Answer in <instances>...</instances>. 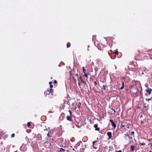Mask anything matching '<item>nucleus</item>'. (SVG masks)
<instances>
[{
	"mask_svg": "<svg viewBox=\"0 0 152 152\" xmlns=\"http://www.w3.org/2000/svg\"><path fill=\"white\" fill-rule=\"evenodd\" d=\"M130 92L135 97L138 96L139 93L138 90L136 88H132L130 89Z\"/></svg>",
	"mask_w": 152,
	"mask_h": 152,
	"instance_id": "1",
	"label": "nucleus"
},
{
	"mask_svg": "<svg viewBox=\"0 0 152 152\" xmlns=\"http://www.w3.org/2000/svg\"><path fill=\"white\" fill-rule=\"evenodd\" d=\"M53 90L51 88H48L47 90L44 92V94L46 95L47 94L49 95L51 94L52 96H53Z\"/></svg>",
	"mask_w": 152,
	"mask_h": 152,
	"instance_id": "2",
	"label": "nucleus"
},
{
	"mask_svg": "<svg viewBox=\"0 0 152 152\" xmlns=\"http://www.w3.org/2000/svg\"><path fill=\"white\" fill-rule=\"evenodd\" d=\"M98 141L96 140L93 142L92 146L94 149H97L99 145Z\"/></svg>",
	"mask_w": 152,
	"mask_h": 152,
	"instance_id": "3",
	"label": "nucleus"
},
{
	"mask_svg": "<svg viewBox=\"0 0 152 152\" xmlns=\"http://www.w3.org/2000/svg\"><path fill=\"white\" fill-rule=\"evenodd\" d=\"M69 112L70 113V115H67L66 117V119L67 120L69 121H72V113L71 111L69 110Z\"/></svg>",
	"mask_w": 152,
	"mask_h": 152,
	"instance_id": "4",
	"label": "nucleus"
},
{
	"mask_svg": "<svg viewBox=\"0 0 152 152\" xmlns=\"http://www.w3.org/2000/svg\"><path fill=\"white\" fill-rule=\"evenodd\" d=\"M20 150L22 152L25 151L26 150V148L25 145H22L20 148Z\"/></svg>",
	"mask_w": 152,
	"mask_h": 152,
	"instance_id": "5",
	"label": "nucleus"
},
{
	"mask_svg": "<svg viewBox=\"0 0 152 152\" xmlns=\"http://www.w3.org/2000/svg\"><path fill=\"white\" fill-rule=\"evenodd\" d=\"M127 124L124 121L121 122V127L122 128L123 127H124L125 126H127Z\"/></svg>",
	"mask_w": 152,
	"mask_h": 152,
	"instance_id": "6",
	"label": "nucleus"
},
{
	"mask_svg": "<svg viewBox=\"0 0 152 152\" xmlns=\"http://www.w3.org/2000/svg\"><path fill=\"white\" fill-rule=\"evenodd\" d=\"M77 103L76 102H75L73 103L72 104V108L74 109L75 110L77 108Z\"/></svg>",
	"mask_w": 152,
	"mask_h": 152,
	"instance_id": "7",
	"label": "nucleus"
},
{
	"mask_svg": "<svg viewBox=\"0 0 152 152\" xmlns=\"http://www.w3.org/2000/svg\"><path fill=\"white\" fill-rule=\"evenodd\" d=\"M110 121L111 123L112 126L113 127L114 129L116 127V124L113 121V120H110Z\"/></svg>",
	"mask_w": 152,
	"mask_h": 152,
	"instance_id": "8",
	"label": "nucleus"
},
{
	"mask_svg": "<svg viewBox=\"0 0 152 152\" xmlns=\"http://www.w3.org/2000/svg\"><path fill=\"white\" fill-rule=\"evenodd\" d=\"M79 79H80V80H81V81L83 83L84 85H86L87 83L86 81H85L83 79V77L82 76H80V78H79Z\"/></svg>",
	"mask_w": 152,
	"mask_h": 152,
	"instance_id": "9",
	"label": "nucleus"
},
{
	"mask_svg": "<svg viewBox=\"0 0 152 152\" xmlns=\"http://www.w3.org/2000/svg\"><path fill=\"white\" fill-rule=\"evenodd\" d=\"M115 39V38L113 37H109L107 38V40L111 42H113V40Z\"/></svg>",
	"mask_w": 152,
	"mask_h": 152,
	"instance_id": "10",
	"label": "nucleus"
},
{
	"mask_svg": "<svg viewBox=\"0 0 152 152\" xmlns=\"http://www.w3.org/2000/svg\"><path fill=\"white\" fill-rule=\"evenodd\" d=\"M107 135L109 137L108 139H111L112 137V133L111 132H108L107 133Z\"/></svg>",
	"mask_w": 152,
	"mask_h": 152,
	"instance_id": "11",
	"label": "nucleus"
},
{
	"mask_svg": "<svg viewBox=\"0 0 152 152\" xmlns=\"http://www.w3.org/2000/svg\"><path fill=\"white\" fill-rule=\"evenodd\" d=\"M146 91L149 94H151V91H152V89L151 88L149 89V88H148V89L146 90Z\"/></svg>",
	"mask_w": 152,
	"mask_h": 152,
	"instance_id": "12",
	"label": "nucleus"
},
{
	"mask_svg": "<svg viewBox=\"0 0 152 152\" xmlns=\"http://www.w3.org/2000/svg\"><path fill=\"white\" fill-rule=\"evenodd\" d=\"M109 49V48L107 46H105L104 45H103V48L102 49V50H107Z\"/></svg>",
	"mask_w": 152,
	"mask_h": 152,
	"instance_id": "13",
	"label": "nucleus"
},
{
	"mask_svg": "<svg viewBox=\"0 0 152 152\" xmlns=\"http://www.w3.org/2000/svg\"><path fill=\"white\" fill-rule=\"evenodd\" d=\"M135 147L134 145H131L130 148V150L131 151H133L135 149Z\"/></svg>",
	"mask_w": 152,
	"mask_h": 152,
	"instance_id": "14",
	"label": "nucleus"
},
{
	"mask_svg": "<svg viewBox=\"0 0 152 152\" xmlns=\"http://www.w3.org/2000/svg\"><path fill=\"white\" fill-rule=\"evenodd\" d=\"M94 127L95 128V130L96 131H99V130L100 128L98 127V125L97 124H95Z\"/></svg>",
	"mask_w": 152,
	"mask_h": 152,
	"instance_id": "15",
	"label": "nucleus"
},
{
	"mask_svg": "<svg viewBox=\"0 0 152 152\" xmlns=\"http://www.w3.org/2000/svg\"><path fill=\"white\" fill-rule=\"evenodd\" d=\"M89 75V73H85L84 75H83V77H86V80L87 81L88 79V75Z\"/></svg>",
	"mask_w": 152,
	"mask_h": 152,
	"instance_id": "16",
	"label": "nucleus"
},
{
	"mask_svg": "<svg viewBox=\"0 0 152 152\" xmlns=\"http://www.w3.org/2000/svg\"><path fill=\"white\" fill-rule=\"evenodd\" d=\"M107 86H105L104 85H103L102 87L101 88L102 91V92L104 91H105V90H106V87Z\"/></svg>",
	"mask_w": 152,
	"mask_h": 152,
	"instance_id": "17",
	"label": "nucleus"
},
{
	"mask_svg": "<svg viewBox=\"0 0 152 152\" xmlns=\"http://www.w3.org/2000/svg\"><path fill=\"white\" fill-rule=\"evenodd\" d=\"M127 136L129 137V139L130 140L129 142L130 143H131L132 142H133V140H132V137H131L129 136V135H127Z\"/></svg>",
	"mask_w": 152,
	"mask_h": 152,
	"instance_id": "18",
	"label": "nucleus"
},
{
	"mask_svg": "<svg viewBox=\"0 0 152 152\" xmlns=\"http://www.w3.org/2000/svg\"><path fill=\"white\" fill-rule=\"evenodd\" d=\"M71 45V43L70 42H68L67 44V46H66L67 48H69L70 47Z\"/></svg>",
	"mask_w": 152,
	"mask_h": 152,
	"instance_id": "19",
	"label": "nucleus"
},
{
	"mask_svg": "<svg viewBox=\"0 0 152 152\" xmlns=\"http://www.w3.org/2000/svg\"><path fill=\"white\" fill-rule=\"evenodd\" d=\"M74 75L75 76H76L77 77V80L78 81L80 82V79H79V77H78V74L77 73V74H74Z\"/></svg>",
	"mask_w": 152,
	"mask_h": 152,
	"instance_id": "20",
	"label": "nucleus"
},
{
	"mask_svg": "<svg viewBox=\"0 0 152 152\" xmlns=\"http://www.w3.org/2000/svg\"><path fill=\"white\" fill-rule=\"evenodd\" d=\"M139 143L141 145H145L146 144L144 142H139Z\"/></svg>",
	"mask_w": 152,
	"mask_h": 152,
	"instance_id": "21",
	"label": "nucleus"
},
{
	"mask_svg": "<svg viewBox=\"0 0 152 152\" xmlns=\"http://www.w3.org/2000/svg\"><path fill=\"white\" fill-rule=\"evenodd\" d=\"M122 87H121V88H120L121 89H122L123 88H124V83L123 81L122 82Z\"/></svg>",
	"mask_w": 152,
	"mask_h": 152,
	"instance_id": "22",
	"label": "nucleus"
},
{
	"mask_svg": "<svg viewBox=\"0 0 152 152\" xmlns=\"http://www.w3.org/2000/svg\"><path fill=\"white\" fill-rule=\"evenodd\" d=\"M82 69H83V72L84 73H86V69H85V68L84 67H82Z\"/></svg>",
	"mask_w": 152,
	"mask_h": 152,
	"instance_id": "23",
	"label": "nucleus"
},
{
	"mask_svg": "<svg viewBox=\"0 0 152 152\" xmlns=\"http://www.w3.org/2000/svg\"><path fill=\"white\" fill-rule=\"evenodd\" d=\"M63 151V152H64V151H65V149H63V148H60V150L59 151L60 152V151Z\"/></svg>",
	"mask_w": 152,
	"mask_h": 152,
	"instance_id": "24",
	"label": "nucleus"
},
{
	"mask_svg": "<svg viewBox=\"0 0 152 152\" xmlns=\"http://www.w3.org/2000/svg\"><path fill=\"white\" fill-rule=\"evenodd\" d=\"M114 53L115 55H117L118 54V51H115L114 52Z\"/></svg>",
	"mask_w": 152,
	"mask_h": 152,
	"instance_id": "25",
	"label": "nucleus"
},
{
	"mask_svg": "<svg viewBox=\"0 0 152 152\" xmlns=\"http://www.w3.org/2000/svg\"><path fill=\"white\" fill-rule=\"evenodd\" d=\"M27 125L28 127H29L31 125L30 123L29 122H27Z\"/></svg>",
	"mask_w": 152,
	"mask_h": 152,
	"instance_id": "26",
	"label": "nucleus"
},
{
	"mask_svg": "<svg viewBox=\"0 0 152 152\" xmlns=\"http://www.w3.org/2000/svg\"><path fill=\"white\" fill-rule=\"evenodd\" d=\"M15 136V134L14 133H12L11 135V137H14Z\"/></svg>",
	"mask_w": 152,
	"mask_h": 152,
	"instance_id": "27",
	"label": "nucleus"
},
{
	"mask_svg": "<svg viewBox=\"0 0 152 152\" xmlns=\"http://www.w3.org/2000/svg\"><path fill=\"white\" fill-rule=\"evenodd\" d=\"M104 149H104V152L106 151V150L108 149V147L107 146H106L104 147Z\"/></svg>",
	"mask_w": 152,
	"mask_h": 152,
	"instance_id": "28",
	"label": "nucleus"
},
{
	"mask_svg": "<svg viewBox=\"0 0 152 152\" xmlns=\"http://www.w3.org/2000/svg\"><path fill=\"white\" fill-rule=\"evenodd\" d=\"M47 137H50V134H49V132H48V134H47Z\"/></svg>",
	"mask_w": 152,
	"mask_h": 152,
	"instance_id": "29",
	"label": "nucleus"
},
{
	"mask_svg": "<svg viewBox=\"0 0 152 152\" xmlns=\"http://www.w3.org/2000/svg\"><path fill=\"white\" fill-rule=\"evenodd\" d=\"M111 110H112L114 112V113H116L115 110L113 108L111 109Z\"/></svg>",
	"mask_w": 152,
	"mask_h": 152,
	"instance_id": "30",
	"label": "nucleus"
},
{
	"mask_svg": "<svg viewBox=\"0 0 152 152\" xmlns=\"http://www.w3.org/2000/svg\"><path fill=\"white\" fill-rule=\"evenodd\" d=\"M94 83L95 86H96V85H97V82H96V81H94Z\"/></svg>",
	"mask_w": 152,
	"mask_h": 152,
	"instance_id": "31",
	"label": "nucleus"
},
{
	"mask_svg": "<svg viewBox=\"0 0 152 152\" xmlns=\"http://www.w3.org/2000/svg\"><path fill=\"white\" fill-rule=\"evenodd\" d=\"M146 100V101H149L150 100H151V98H150V99H145Z\"/></svg>",
	"mask_w": 152,
	"mask_h": 152,
	"instance_id": "32",
	"label": "nucleus"
},
{
	"mask_svg": "<svg viewBox=\"0 0 152 152\" xmlns=\"http://www.w3.org/2000/svg\"><path fill=\"white\" fill-rule=\"evenodd\" d=\"M50 88H52L53 87V86L52 85V84H50Z\"/></svg>",
	"mask_w": 152,
	"mask_h": 152,
	"instance_id": "33",
	"label": "nucleus"
},
{
	"mask_svg": "<svg viewBox=\"0 0 152 152\" xmlns=\"http://www.w3.org/2000/svg\"><path fill=\"white\" fill-rule=\"evenodd\" d=\"M80 143L79 142H78V143L76 144V145H77V146H78L80 145Z\"/></svg>",
	"mask_w": 152,
	"mask_h": 152,
	"instance_id": "34",
	"label": "nucleus"
},
{
	"mask_svg": "<svg viewBox=\"0 0 152 152\" xmlns=\"http://www.w3.org/2000/svg\"><path fill=\"white\" fill-rule=\"evenodd\" d=\"M145 86L147 87H148V84L147 83H146V84H145Z\"/></svg>",
	"mask_w": 152,
	"mask_h": 152,
	"instance_id": "35",
	"label": "nucleus"
},
{
	"mask_svg": "<svg viewBox=\"0 0 152 152\" xmlns=\"http://www.w3.org/2000/svg\"><path fill=\"white\" fill-rule=\"evenodd\" d=\"M115 152H122V151L121 150H120L119 151H116Z\"/></svg>",
	"mask_w": 152,
	"mask_h": 152,
	"instance_id": "36",
	"label": "nucleus"
},
{
	"mask_svg": "<svg viewBox=\"0 0 152 152\" xmlns=\"http://www.w3.org/2000/svg\"><path fill=\"white\" fill-rule=\"evenodd\" d=\"M54 83L56 84L57 83V81L56 80H55L54 81Z\"/></svg>",
	"mask_w": 152,
	"mask_h": 152,
	"instance_id": "37",
	"label": "nucleus"
},
{
	"mask_svg": "<svg viewBox=\"0 0 152 152\" xmlns=\"http://www.w3.org/2000/svg\"><path fill=\"white\" fill-rule=\"evenodd\" d=\"M112 46V43L111 44L109 45V47L110 48H111Z\"/></svg>",
	"mask_w": 152,
	"mask_h": 152,
	"instance_id": "38",
	"label": "nucleus"
},
{
	"mask_svg": "<svg viewBox=\"0 0 152 152\" xmlns=\"http://www.w3.org/2000/svg\"><path fill=\"white\" fill-rule=\"evenodd\" d=\"M78 84L79 86H80V82L79 81V82L78 83Z\"/></svg>",
	"mask_w": 152,
	"mask_h": 152,
	"instance_id": "39",
	"label": "nucleus"
},
{
	"mask_svg": "<svg viewBox=\"0 0 152 152\" xmlns=\"http://www.w3.org/2000/svg\"><path fill=\"white\" fill-rule=\"evenodd\" d=\"M82 149L83 150V151H82V152H84V150L85 149V148H82Z\"/></svg>",
	"mask_w": 152,
	"mask_h": 152,
	"instance_id": "40",
	"label": "nucleus"
},
{
	"mask_svg": "<svg viewBox=\"0 0 152 152\" xmlns=\"http://www.w3.org/2000/svg\"><path fill=\"white\" fill-rule=\"evenodd\" d=\"M96 36H93V39L94 38H95L96 37Z\"/></svg>",
	"mask_w": 152,
	"mask_h": 152,
	"instance_id": "41",
	"label": "nucleus"
},
{
	"mask_svg": "<svg viewBox=\"0 0 152 152\" xmlns=\"http://www.w3.org/2000/svg\"><path fill=\"white\" fill-rule=\"evenodd\" d=\"M52 83V82H49V84L50 85V84H51V83Z\"/></svg>",
	"mask_w": 152,
	"mask_h": 152,
	"instance_id": "42",
	"label": "nucleus"
},
{
	"mask_svg": "<svg viewBox=\"0 0 152 152\" xmlns=\"http://www.w3.org/2000/svg\"><path fill=\"white\" fill-rule=\"evenodd\" d=\"M129 125H127V126H126V127L128 128H129Z\"/></svg>",
	"mask_w": 152,
	"mask_h": 152,
	"instance_id": "43",
	"label": "nucleus"
},
{
	"mask_svg": "<svg viewBox=\"0 0 152 152\" xmlns=\"http://www.w3.org/2000/svg\"><path fill=\"white\" fill-rule=\"evenodd\" d=\"M134 132H132V134H134Z\"/></svg>",
	"mask_w": 152,
	"mask_h": 152,
	"instance_id": "44",
	"label": "nucleus"
},
{
	"mask_svg": "<svg viewBox=\"0 0 152 152\" xmlns=\"http://www.w3.org/2000/svg\"><path fill=\"white\" fill-rule=\"evenodd\" d=\"M110 151V149H109L108 152H109Z\"/></svg>",
	"mask_w": 152,
	"mask_h": 152,
	"instance_id": "45",
	"label": "nucleus"
},
{
	"mask_svg": "<svg viewBox=\"0 0 152 152\" xmlns=\"http://www.w3.org/2000/svg\"><path fill=\"white\" fill-rule=\"evenodd\" d=\"M142 75H143V74H144V73H143V72H142Z\"/></svg>",
	"mask_w": 152,
	"mask_h": 152,
	"instance_id": "46",
	"label": "nucleus"
},
{
	"mask_svg": "<svg viewBox=\"0 0 152 152\" xmlns=\"http://www.w3.org/2000/svg\"><path fill=\"white\" fill-rule=\"evenodd\" d=\"M149 152H152V151H150Z\"/></svg>",
	"mask_w": 152,
	"mask_h": 152,
	"instance_id": "47",
	"label": "nucleus"
},
{
	"mask_svg": "<svg viewBox=\"0 0 152 152\" xmlns=\"http://www.w3.org/2000/svg\"><path fill=\"white\" fill-rule=\"evenodd\" d=\"M60 146H62V147H64V146H63V145H62V146L60 145Z\"/></svg>",
	"mask_w": 152,
	"mask_h": 152,
	"instance_id": "48",
	"label": "nucleus"
},
{
	"mask_svg": "<svg viewBox=\"0 0 152 152\" xmlns=\"http://www.w3.org/2000/svg\"><path fill=\"white\" fill-rule=\"evenodd\" d=\"M73 151H75V149H74V148H73Z\"/></svg>",
	"mask_w": 152,
	"mask_h": 152,
	"instance_id": "49",
	"label": "nucleus"
},
{
	"mask_svg": "<svg viewBox=\"0 0 152 152\" xmlns=\"http://www.w3.org/2000/svg\"><path fill=\"white\" fill-rule=\"evenodd\" d=\"M144 107H145V108H146V107L145 106H144Z\"/></svg>",
	"mask_w": 152,
	"mask_h": 152,
	"instance_id": "50",
	"label": "nucleus"
},
{
	"mask_svg": "<svg viewBox=\"0 0 152 152\" xmlns=\"http://www.w3.org/2000/svg\"><path fill=\"white\" fill-rule=\"evenodd\" d=\"M45 130L47 131L46 129L45 130H44V131H45Z\"/></svg>",
	"mask_w": 152,
	"mask_h": 152,
	"instance_id": "51",
	"label": "nucleus"
},
{
	"mask_svg": "<svg viewBox=\"0 0 152 152\" xmlns=\"http://www.w3.org/2000/svg\"><path fill=\"white\" fill-rule=\"evenodd\" d=\"M127 135H128V134H125V135H126V136H127Z\"/></svg>",
	"mask_w": 152,
	"mask_h": 152,
	"instance_id": "52",
	"label": "nucleus"
},
{
	"mask_svg": "<svg viewBox=\"0 0 152 152\" xmlns=\"http://www.w3.org/2000/svg\"><path fill=\"white\" fill-rule=\"evenodd\" d=\"M145 95H148L147 94H145Z\"/></svg>",
	"mask_w": 152,
	"mask_h": 152,
	"instance_id": "53",
	"label": "nucleus"
},
{
	"mask_svg": "<svg viewBox=\"0 0 152 152\" xmlns=\"http://www.w3.org/2000/svg\"><path fill=\"white\" fill-rule=\"evenodd\" d=\"M151 99H152H152L151 98Z\"/></svg>",
	"mask_w": 152,
	"mask_h": 152,
	"instance_id": "54",
	"label": "nucleus"
}]
</instances>
